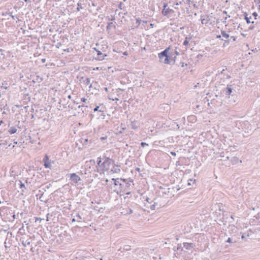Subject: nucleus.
Wrapping results in <instances>:
<instances>
[{"label":"nucleus","mask_w":260,"mask_h":260,"mask_svg":"<svg viewBox=\"0 0 260 260\" xmlns=\"http://www.w3.org/2000/svg\"><path fill=\"white\" fill-rule=\"evenodd\" d=\"M133 179L129 178L123 179L122 183L120 184V192L126 194H131L130 187L131 186V183L133 182Z\"/></svg>","instance_id":"f257e3e1"},{"label":"nucleus","mask_w":260,"mask_h":260,"mask_svg":"<svg viewBox=\"0 0 260 260\" xmlns=\"http://www.w3.org/2000/svg\"><path fill=\"white\" fill-rule=\"evenodd\" d=\"M112 164H114V160L105 156L104 161L101 164L102 172L108 171L110 169V166Z\"/></svg>","instance_id":"f03ea898"},{"label":"nucleus","mask_w":260,"mask_h":260,"mask_svg":"<svg viewBox=\"0 0 260 260\" xmlns=\"http://www.w3.org/2000/svg\"><path fill=\"white\" fill-rule=\"evenodd\" d=\"M179 55V53L175 49L169 46L164 50V56H177Z\"/></svg>","instance_id":"7ed1b4c3"},{"label":"nucleus","mask_w":260,"mask_h":260,"mask_svg":"<svg viewBox=\"0 0 260 260\" xmlns=\"http://www.w3.org/2000/svg\"><path fill=\"white\" fill-rule=\"evenodd\" d=\"M177 56H165V60H164V62L165 63L169 64L170 65L174 64L175 63V60Z\"/></svg>","instance_id":"20e7f679"},{"label":"nucleus","mask_w":260,"mask_h":260,"mask_svg":"<svg viewBox=\"0 0 260 260\" xmlns=\"http://www.w3.org/2000/svg\"><path fill=\"white\" fill-rule=\"evenodd\" d=\"M87 4V0H79L77 3V11H80L81 9H85ZM88 5H89V3H88Z\"/></svg>","instance_id":"39448f33"},{"label":"nucleus","mask_w":260,"mask_h":260,"mask_svg":"<svg viewBox=\"0 0 260 260\" xmlns=\"http://www.w3.org/2000/svg\"><path fill=\"white\" fill-rule=\"evenodd\" d=\"M30 237H29V236H27L26 237H23L21 238L20 241H21L22 245L25 247L26 245H28L30 244Z\"/></svg>","instance_id":"423d86ee"},{"label":"nucleus","mask_w":260,"mask_h":260,"mask_svg":"<svg viewBox=\"0 0 260 260\" xmlns=\"http://www.w3.org/2000/svg\"><path fill=\"white\" fill-rule=\"evenodd\" d=\"M70 180L74 183H77L81 180V178L76 173H72L70 174Z\"/></svg>","instance_id":"0eeeda50"},{"label":"nucleus","mask_w":260,"mask_h":260,"mask_svg":"<svg viewBox=\"0 0 260 260\" xmlns=\"http://www.w3.org/2000/svg\"><path fill=\"white\" fill-rule=\"evenodd\" d=\"M43 161L44 162V166L46 168L50 169L51 167V161L49 160V157L47 155H46L43 158Z\"/></svg>","instance_id":"6e6552de"},{"label":"nucleus","mask_w":260,"mask_h":260,"mask_svg":"<svg viewBox=\"0 0 260 260\" xmlns=\"http://www.w3.org/2000/svg\"><path fill=\"white\" fill-rule=\"evenodd\" d=\"M112 165H113V168L111 170V172L114 173H119L120 172V166L118 164H115L114 162V164Z\"/></svg>","instance_id":"1a4fd4ad"},{"label":"nucleus","mask_w":260,"mask_h":260,"mask_svg":"<svg viewBox=\"0 0 260 260\" xmlns=\"http://www.w3.org/2000/svg\"><path fill=\"white\" fill-rule=\"evenodd\" d=\"M102 160H101V157H99L97 159V165H98V166H96V170H95V171H96V172H98V173H100L101 171H102V166H101V164H102Z\"/></svg>","instance_id":"9d476101"},{"label":"nucleus","mask_w":260,"mask_h":260,"mask_svg":"<svg viewBox=\"0 0 260 260\" xmlns=\"http://www.w3.org/2000/svg\"><path fill=\"white\" fill-rule=\"evenodd\" d=\"M95 50L97 52V59H99V60H103V59H104V57L107 56L106 54H103L101 51L96 50L95 48Z\"/></svg>","instance_id":"9b49d317"},{"label":"nucleus","mask_w":260,"mask_h":260,"mask_svg":"<svg viewBox=\"0 0 260 260\" xmlns=\"http://www.w3.org/2000/svg\"><path fill=\"white\" fill-rule=\"evenodd\" d=\"M19 186L21 189V193L22 195L24 194L25 190L26 189V187L25 186V184L22 182L21 180H19Z\"/></svg>","instance_id":"f8f14e48"},{"label":"nucleus","mask_w":260,"mask_h":260,"mask_svg":"<svg viewBox=\"0 0 260 260\" xmlns=\"http://www.w3.org/2000/svg\"><path fill=\"white\" fill-rule=\"evenodd\" d=\"M194 245L192 243L185 242L183 243V247L187 250H190Z\"/></svg>","instance_id":"ddd939ff"},{"label":"nucleus","mask_w":260,"mask_h":260,"mask_svg":"<svg viewBox=\"0 0 260 260\" xmlns=\"http://www.w3.org/2000/svg\"><path fill=\"white\" fill-rule=\"evenodd\" d=\"M81 143L83 145L86 146L87 145L88 143H91V140H89L88 138H82L81 139Z\"/></svg>","instance_id":"4468645a"},{"label":"nucleus","mask_w":260,"mask_h":260,"mask_svg":"<svg viewBox=\"0 0 260 260\" xmlns=\"http://www.w3.org/2000/svg\"><path fill=\"white\" fill-rule=\"evenodd\" d=\"M252 236V232L251 231L248 232L247 233H244L241 237L242 239L247 241V238Z\"/></svg>","instance_id":"2eb2a0df"},{"label":"nucleus","mask_w":260,"mask_h":260,"mask_svg":"<svg viewBox=\"0 0 260 260\" xmlns=\"http://www.w3.org/2000/svg\"><path fill=\"white\" fill-rule=\"evenodd\" d=\"M230 32H231L230 30H229L228 32H227L225 30H221V31L222 36L223 38H224L225 39H228L230 37V36H231V34H230Z\"/></svg>","instance_id":"dca6fc26"},{"label":"nucleus","mask_w":260,"mask_h":260,"mask_svg":"<svg viewBox=\"0 0 260 260\" xmlns=\"http://www.w3.org/2000/svg\"><path fill=\"white\" fill-rule=\"evenodd\" d=\"M123 179L122 178L112 179V180L114 181V184L115 185H119L120 187L121 183H122Z\"/></svg>","instance_id":"f3484780"},{"label":"nucleus","mask_w":260,"mask_h":260,"mask_svg":"<svg viewBox=\"0 0 260 260\" xmlns=\"http://www.w3.org/2000/svg\"><path fill=\"white\" fill-rule=\"evenodd\" d=\"M233 91V89L231 88V85H228L227 87L225 89V94L226 95H230Z\"/></svg>","instance_id":"a211bd4d"},{"label":"nucleus","mask_w":260,"mask_h":260,"mask_svg":"<svg viewBox=\"0 0 260 260\" xmlns=\"http://www.w3.org/2000/svg\"><path fill=\"white\" fill-rule=\"evenodd\" d=\"M245 19L246 20V22H247V23L248 24H249L250 23H254L253 21H250V19H251V16L248 17V14L247 13H245Z\"/></svg>","instance_id":"6ab92c4d"},{"label":"nucleus","mask_w":260,"mask_h":260,"mask_svg":"<svg viewBox=\"0 0 260 260\" xmlns=\"http://www.w3.org/2000/svg\"><path fill=\"white\" fill-rule=\"evenodd\" d=\"M17 130V128L16 127H11L9 129L8 132H9V133L10 134H15V133H16Z\"/></svg>","instance_id":"aec40b11"},{"label":"nucleus","mask_w":260,"mask_h":260,"mask_svg":"<svg viewBox=\"0 0 260 260\" xmlns=\"http://www.w3.org/2000/svg\"><path fill=\"white\" fill-rule=\"evenodd\" d=\"M87 106H85L84 105H79L78 106V109H80V111L82 112V113H84V111H86Z\"/></svg>","instance_id":"412c9836"},{"label":"nucleus","mask_w":260,"mask_h":260,"mask_svg":"<svg viewBox=\"0 0 260 260\" xmlns=\"http://www.w3.org/2000/svg\"><path fill=\"white\" fill-rule=\"evenodd\" d=\"M130 126L132 129H137L138 128V126L136 125V123L135 121L131 122Z\"/></svg>","instance_id":"4be33fe9"},{"label":"nucleus","mask_w":260,"mask_h":260,"mask_svg":"<svg viewBox=\"0 0 260 260\" xmlns=\"http://www.w3.org/2000/svg\"><path fill=\"white\" fill-rule=\"evenodd\" d=\"M83 83L85 85H88L90 83V80L89 78H86L83 80Z\"/></svg>","instance_id":"5701e85b"},{"label":"nucleus","mask_w":260,"mask_h":260,"mask_svg":"<svg viewBox=\"0 0 260 260\" xmlns=\"http://www.w3.org/2000/svg\"><path fill=\"white\" fill-rule=\"evenodd\" d=\"M112 27L115 28V26L113 24L112 22L108 23V25L107 26V27H106L107 30L110 29Z\"/></svg>","instance_id":"b1692460"},{"label":"nucleus","mask_w":260,"mask_h":260,"mask_svg":"<svg viewBox=\"0 0 260 260\" xmlns=\"http://www.w3.org/2000/svg\"><path fill=\"white\" fill-rule=\"evenodd\" d=\"M99 108H100L99 106H96L93 109L94 112L99 111L100 112H102L103 114L104 113V110H102V109H99Z\"/></svg>","instance_id":"393cba45"},{"label":"nucleus","mask_w":260,"mask_h":260,"mask_svg":"<svg viewBox=\"0 0 260 260\" xmlns=\"http://www.w3.org/2000/svg\"><path fill=\"white\" fill-rule=\"evenodd\" d=\"M8 87L9 86H8V83L7 82H5L4 83H3L1 88L7 89Z\"/></svg>","instance_id":"a878e982"},{"label":"nucleus","mask_w":260,"mask_h":260,"mask_svg":"<svg viewBox=\"0 0 260 260\" xmlns=\"http://www.w3.org/2000/svg\"><path fill=\"white\" fill-rule=\"evenodd\" d=\"M76 217H77V221H80V220H81V219H82V217H81V215H80V214H79V213H77V214H76Z\"/></svg>","instance_id":"bb28decb"},{"label":"nucleus","mask_w":260,"mask_h":260,"mask_svg":"<svg viewBox=\"0 0 260 260\" xmlns=\"http://www.w3.org/2000/svg\"><path fill=\"white\" fill-rule=\"evenodd\" d=\"M140 23H141V20H140L139 19H136V27H138L140 25Z\"/></svg>","instance_id":"cd10ccee"},{"label":"nucleus","mask_w":260,"mask_h":260,"mask_svg":"<svg viewBox=\"0 0 260 260\" xmlns=\"http://www.w3.org/2000/svg\"><path fill=\"white\" fill-rule=\"evenodd\" d=\"M202 23L203 24H207L208 23V20L206 19H202Z\"/></svg>","instance_id":"c85d7f7f"},{"label":"nucleus","mask_w":260,"mask_h":260,"mask_svg":"<svg viewBox=\"0 0 260 260\" xmlns=\"http://www.w3.org/2000/svg\"><path fill=\"white\" fill-rule=\"evenodd\" d=\"M230 16L228 15L226 17L224 18V20L223 21V23L225 24V26H226V20H228V18H230Z\"/></svg>","instance_id":"c756f323"},{"label":"nucleus","mask_w":260,"mask_h":260,"mask_svg":"<svg viewBox=\"0 0 260 260\" xmlns=\"http://www.w3.org/2000/svg\"><path fill=\"white\" fill-rule=\"evenodd\" d=\"M155 203H154V204H152V205H150L149 206V208L152 210H154L155 209Z\"/></svg>","instance_id":"7c9ffc66"},{"label":"nucleus","mask_w":260,"mask_h":260,"mask_svg":"<svg viewBox=\"0 0 260 260\" xmlns=\"http://www.w3.org/2000/svg\"><path fill=\"white\" fill-rule=\"evenodd\" d=\"M188 43L189 41H188L187 38H186L183 42V45H184L185 46H187L188 44Z\"/></svg>","instance_id":"2f4dec72"},{"label":"nucleus","mask_w":260,"mask_h":260,"mask_svg":"<svg viewBox=\"0 0 260 260\" xmlns=\"http://www.w3.org/2000/svg\"><path fill=\"white\" fill-rule=\"evenodd\" d=\"M141 146L143 147H145V146H148V144H147L145 142H141Z\"/></svg>","instance_id":"473e14b6"},{"label":"nucleus","mask_w":260,"mask_h":260,"mask_svg":"<svg viewBox=\"0 0 260 260\" xmlns=\"http://www.w3.org/2000/svg\"><path fill=\"white\" fill-rule=\"evenodd\" d=\"M158 57L160 60L161 61V59L162 58V51L158 53Z\"/></svg>","instance_id":"72a5a7b5"},{"label":"nucleus","mask_w":260,"mask_h":260,"mask_svg":"<svg viewBox=\"0 0 260 260\" xmlns=\"http://www.w3.org/2000/svg\"><path fill=\"white\" fill-rule=\"evenodd\" d=\"M133 211L132 209L131 208H128V211L126 212V214H131L133 213Z\"/></svg>","instance_id":"f704fd0d"},{"label":"nucleus","mask_w":260,"mask_h":260,"mask_svg":"<svg viewBox=\"0 0 260 260\" xmlns=\"http://www.w3.org/2000/svg\"><path fill=\"white\" fill-rule=\"evenodd\" d=\"M233 161H234L235 162H237L238 161V158L237 157H233L232 160Z\"/></svg>","instance_id":"c9c22d12"},{"label":"nucleus","mask_w":260,"mask_h":260,"mask_svg":"<svg viewBox=\"0 0 260 260\" xmlns=\"http://www.w3.org/2000/svg\"><path fill=\"white\" fill-rule=\"evenodd\" d=\"M123 5V3L122 2H120V3L118 5V8L120 9H122V6Z\"/></svg>","instance_id":"e433bc0d"},{"label":"nucleus","mask_w":260,"mask_h":260,"mask_svg":"<svg viewBox=\"0 0 260 260\" xmlns=\"http://www.w3.org/2000/svg\"><path fill=\"white\" fill-rule=\"evenodd\" d=\"M107 136H105V137H101V138H100V140H101V141H104V140H106V139H107Z\"/></svg>","instance_id":"4c0bfd02"},{"label":"nucleus","mask_w":260,"mask_h":260,"mask_svg":"<svg viewBox=\"0 0 260 260\" xmlns=\"http://www.w3.org/2000/svg\"><path fill=\"white\" fill-rule=\"evenodd\" d=\"M231 36V39H232L233 41H235L236 40V37L235 36Z\"/></svg>","instance_id":"58836bf2"},{"label":"nucleus","mask_w":260,"mask_h":260,"mask_svg":"<svg viewBox=\"0 0 260 260\" xmlns=\"http://www.w3.org/2000/svg\"><path fill=\"white\" fill-rule=\"evenodd\" d=\"M252 15L254 17V19H256V17L257 16V14L255 12L252 14Z\"/></svg>","instance_id":"ea45409f"},{"label":"nucleus","mask_w":260,"mask_h":260,"mask_svg":"<svg viewBox=\"0 0 260 260\" xmlns=\"http://www.w3.org/2000/svg\"><path fill=\"white\" fill-rule=\"evenodd\" d=\"M227 242H229V243H232V240L231 238H229L226 241Z\"/></svg>","instance_id":"a19ab883"},{"label":"nucleus","mask_w":260,"mask_h":260,"mask_svg":"<svg viewBox=\"0 0 260 260\" xmlns=\"http://www.w3.org/2000/svg\"><path fill=\"white\" fill-rule=\"evenodd\" d=\"M22 231H24V230L23 229H20L19 230L18 233H20V234H22Z\"/></svg>","instance_id":"79ce46f5"},{"label":"nucleus","mask_w":260,"mask_h":260,"mask_svg":"<svg viewBox=\"0 0 260 260\" xmlns=\"http://www.w3.org/2000/svg\"><path fill=\"white\" fill-rule=\"evenodd\" d=\"M125 248H124V249L126 250H128L129 249V246H128V245H126L125 246Z\"/></svg>","instance_id":"37998d69"},{"label":"nucleus","mask_w":260,"mask_h":260,"mask_svg":"<svg viewBox=\"0 0 260 260\" xmlns=\"http://www.w3.org/2000/svg\"><path fill=\"white\" fill-rule=\"evenodd\" d=\"M81 101H82V102L85 103L87 100H86L85 98H82V99H81Z\"/></svg>","instance_id":"c03bdc74"},{"label":"nucleus","mask_w":260,"mask_h":260,"mask_svg":"<svg viewBox=\"0 0 260 260\" xmlns=\"http://www.w3.org/2000/svg\"><path fill=\"white\" fill-rule=\"evenodd\" d=\"M167 7V5L166 4H164V6H163V8H164V12H165V10H166V8Z\"/></svg>","instance_id":"a18cd8bd"},{"label":"nucleus","mask_w":260,"mask_h":260,"mask_svg":"<svg viewBox=\"0 0 260 260\" xmlns=\"http://www.w3.org/2000/svg\"><path fill=\"white\" fill-rule=\"evenodd\" d=\"M170 153L173 156L176 155V153L175 152H171Z\"/></svg>","instance_id":"49530a36"},{"label":"nucleus","mask_w":260,"mask_h":260,"mask_svg":"<svg viewBox=\"0 0 260 260\" xmlns=\"http://www.w3.org/2000/svg\"><path fill=\"white\" fill-rule=\"evenodd\" d=\"M90 161L91 162H93V164H95V160H94V159H91V160H90Z\"/></svg>","instance_id":"de8ad7c7"},{"label":"nucleus","mask_w":260,"mask_h":260,"mask_svg":"<svg viewBox=\"0 0 260 260\" xmlns=\"http://www.w3.org/2000/svg\"><path fill=\"white\" fill-rule=\"evenodd\" d=\"M42 219L40 218H38V217H36V221H37V220H41Z\"/></svg>","instance_id":"09e8293b"},{"label":"nucleus","mask_w":260,"mask_h":260,"mask_svg":"<svg viewBox=\"0 0 260 260\" xmlns=\"http://www.w3.org/2000/svg\"><path fill=\"white\" fill-rule=\"evenodd\" d=\"M136 170L137 171H138V172H140V168H137L136 169Z\"/></svg>","instance_id":"8fccbe9b"},{"label":"nucleus","mask_w":260,"mask_h":260,"mask_svg":"<svg viewBox=\"0 0 260 260\" xmlns=\"http://www.w3.org/2000/svg\"><path fill=\"white\" fill-rule=\"evenodd\" d=\"M41 61L42 62H45L46 61V59L43 58V59H42Z\"/></svg>","instance_id":"3c124183"},{"label":"nucleus","mask_w":260,"mask_h":260,"mask_svg":"<svg viewBox=\"0 0 260 260\" xmlns=\"http://www.w3.org/2000/svg\"><path fill=\"white\" fill-rule=\"evenodd\" d=\"M5 143H3L2 141H0V145H5Z\"/></svg>","instance_id":"603ef678"},{"label":"nucleus","mask_w":260,"mask_h":260,"mask_svg":"<svg viewBox=\"0 0 260 260\" xmlns=\"http://www.w3.org/2000/svg\"><path fill=\"white\" fill-rule=\"evenodd\" d=\"M100 10H101V7H99L96 9V11H99Z\"/></svg>","instance_id":"864d4df0"},{"label":"nucleus","mask_w":260,"mask_h":260,"mask_svg":"<svg viewBox=\"0 0 260 260\" xmlns=\"http://www.w3.org/2000/svg\"><path fill=\"white\" fill-rule=\"evenodd\" d=\"M190 182H193V183H194L195 182V180L190 179Z\"/></svg>","instance_id":"5fc2aeb1"},{"label":"nucleus","mask_w":260,"mask_h":260,"mask_svg":"<svg viewBox=\"0 0 260 260\" xmlns=\"http://www.w3.org/2000/svg\"><path fill=\"white\" fill-rule=\"evenodd\" d=\"M190 182H193V183H194L195 182V180L190 179Z\"/></svg>","instance_id":"6e6d98bb"},{"label":"nucleus","mask_w":260,"mask_h":260,"mask_svg":"<svg viewBox=\"0 0 260 260\" xmlns=\"http://www.w3.org/2000/svg\"><path fill=\"white\" fill-rule=\"evenodd\" d=\"M15 18H17V17L16 16H12V18H13V19H15Z\"/></svg>","instance_id":"4d7b16f0"},{"label":"nucleus","mask_w":260,"mask_h":260,"mask_svg":"<svg viewBox=\"0 0 260 260\" xmlns=\"http://www.w3.org/2000/svg\"><path fill=\"white\" fill-rule=\"evenodd\" d=\"M92 6H93V7H95V6H96V5L94 3H92Z\"/></svg>","instance_id":"13d9d810"},{"label":"nucleus","mask_w":260,"mask_h":260,"mask_svg":"<svg viewBox=\"0 0 260 260\" xmlns=\"http://www.w3.org/2000/svg\"><path fill=\"white\" fill-rule=\"evenodd\" d=\"M75 221H76V219H75V218H73V219H72V222H75Z\"/></svg>","instance_id":"bf43d9fd"},{"label":"nucleus","mask_w":260,"mask_h":260,"mask_svg":"<svg viewBox=\"0 0 260 260\" xmlns=\"http://www.w3.org/2000/svg\"><path fill=\"white\" fill-rule=\"evenodd\" d=\"M217 38L220 39V38H221V36L220 35L217 36Z\"/></svg>","instance_id":"052dcab7"},{"label":"nucleus","mask_w":260,"mask_h":260,"mask_svg":"<svg viewBox=\"0 0 260 260\" xmlns=\"http://www.w3.org/2000/svg\"><path fill=\"white\" fill-rule=\"evenodd\" d=\"M165 13H166V14H165V13H163V15H166V14L167 13V11H165Z\"/></svg>","instance_id":"680f3d73"},{"label":"nucleus","mask_w":260,"mask_h":260,"mask_svg":"<svg viewBox=\"0 0 260 260\" xmlns=\"http://www.w3.org/2000/svg\"><path fill=\"white\" fill-rule=\"evenodd\" d=\"M165 13H166V14H165V13H163V15H166V14L167 13V11H165Z\"/></svg>","instance_id":"e2e57ef3"},{"label":"nucleus","mask_w":260,"mask_h":260,"mask_svg":"<svg viewBox=\"0 0 260 260\" xmlns=\"http://www.w3.org/2000/svg\"><path fill=\"white\" fill-rule=\"evenodd\" d=\"M48 215H49V214H48L47 215V221H48V220H49V219H48Z\"/></svg>","instance_id":"0e129e2a"},{"label":"nucleus","mask_w":260,"mask_h":260,"mask_svg":"<svg viewBox=\"0 0 260 260\" xmlns=\"http://www.w3.org/2000/svg\"><path fill=\"white\" fill-rule=\"evenodd\" d=\"M68 98L69 99H71V95H68Z\"/></svg>","instance_id":"69168bd1"},{"label":"nucleus","mask_w":260,"mask_h":260,"mask_svg":"<svg viewBox=\"0 0 260 260\" xmlns=\"http://www.w3.org/2000/svg\"><path fill=\"white\" fill-rule=\"evenodd\" d=\"M92 84H91L90 85V86H89V88H91V87H92Z\"/></svg>","instance_id":"338daca9"},{"label":"nucleus","mask_w":260,"mask_h":260,"mask_svg":"<svg viewBox=\"0 0 260 260\" xmlns=\"http://www.w3.org/2000/svg\"><path fill=\"white\" fill-rule=\"evenodd\" d=\"M220 157H224V155H222V153H221Z\"/></svg>","instance_id":"774afa93"}]
</instances>
